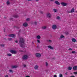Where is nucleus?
<instances>
[{"mask_svg":"<svg viewBox=\"0 0 77 77\" xmlns=\"http://www.w3.org/2000/svg\"><path fill=\"white\" fill-rule=\"evenodd\" d=\"M24 39L23 38H20L19 39V42L20 43V47H23L25 45L24 44Z\"/></svg>","mask_w":77,"mask_h":77,"instance_id":"f257e3e1","label":"nucleus"},{"mask_svg":"<svg viewBox=\"0 0 77 77\" xmlns=\"http://www.w3.org/2000/svg\"><path fill=\"white\" fill-rule=\"evenodd\" d=\"M28 57V55H24L22 57V59H23V60H26V59H27Z\"/></svg>","mask_w":77,"mask_h":77,"instance_id":"f03ea898","label":"nucleus"},{"mask_svg":"<svg viewBox=\"0 0 77 77\" xmlns=\"http://www.w3.org/2000/svg\"><path fill=\"white\" fill-rule=\"evenodd\" d=\"M41 54L39 53H37L35 54V56L37 57H38V58L40 57H41Z\"/></svg>","mask_w":77,"mask_h":77,"instance_id":"7ed1b4c3","label":"nucleus"},{"mask_svg":"<svg viewBox=\"0 0 77 77\" xmlns=\"http://www.w3.org/2000/svg\"><path fill=\"white\" fill-rule=\"evenodd\" d=\"M61 5L63 6H66L67 5V4L64 2H62L61 3Z\"/></svg>","mask_w":77,"mask_h":77,"instance_id":"20e7f679","label":"nucleus"},{"mask_svg":"<svg viewBox=\"0 0 77 77\" xmlns=\"http://www.w3.org/2000/svg\"><path fill=\"white\" fill-rule=\"evenodd\" d=\"M10 52L11 53H13V54H16L17 52L15 51H14L13 50H11L10 51Z\"/></svg>","mask_w":77,"mask_h":77,"instance_id":"39448f33","label":"nucleus"},{"mask_svg":"<svg viewBox=\"0 0 77 77\" xmlns=\"http://www.w3.org/2000/svg\"><path fill=\"white\" fill-rule=\"evenodd\" d=\"M57 28V26L56 25H53L52 26V28L53 29H54V30H55Z\"/></svg>","mask_w":77,"mask_h":77,"instance_id":"423d86ee","label":"nucleus"},{"mask_svg":"<svg viewBox=\"0 0 77 77\" xmlns=\"http://www.w3.org/2000/svg\"><path fill=\"white\" fill-rule=\"evenodd\" d=\"M10 37H12V38H15V35L14 34H10L9 35Z\"/></svg>","mask_w":77,"mask_h":77,"instance_id":"0eeeda50","label":"nucleus"},{"mask_svg":"<svg viewBox=\"0 0 77 77\" xmlns=\"http://www.w3.org/2000/svg\"><path fill=\"white\" fill-rule=\"evenodd\" d=\"M27 23H24L23 24V26L24 27H27V26H28Z\"/></svg>","mask_w":77,"mask_h":77,"instance_id":"6e6552de","label":"nucleus"},{"mask_svg":"<svg viewBox=\"0 0 77 77\" xmlns=\"http://www.w3.org/2000/svg\"><path fill=\"white\" fill-rule=\"evenodd\" d=\"M47 16L48 17V18H50L51 17V15L50 13H48L47 14Z\"/></svg>","mask_w":77,"mask_h":77,"instance_id":"1a4fd4ad","label":"nucleus"},{"mask_svg":"<svg viewBox=\"0 0 77 77\" xmlns=\"http://www.w3.org/2000/svg\"><path fill=\"white\" fill-rule=\"evenodd\" d=\"M72 42H75L77 41V40L74 38L72 39Z\"/></svg>","mask_w":77,"mask_h":77,"instance_id":"9d476101","label":"nucleus"},{"mask_svg":"<svg viewBox=\"0 0 77 77\" xmlns=\"http://www.w3.org/2000/svg\"><path fill=\"white\" fill-rule=\"evenodd\" d=\"M38 68H39V66L38 65H36L35 66L34 69H38Z\"/></svg>","mask_w":77,"mask_h":77,"instance_id":"9b49d317","label":"nucleus"},{"mask_svg":"<svg viewBox=\"0 0 77 77\" xmlns=\"http://www.w3.org/2000/svg\"><path fill=\"white\" fill-rule=\"evenodd\" d=\"M48 47L49 48H50L51 50H53V47L51 46L50 45H49L48 46Z\"/></svg>","mask_w":77,"mask_h":77,"instance_id":"f8f14e48","label":"nucleus"},{"mask_svg":"<svg viewBox=\"0 0 77 77\" xmlns=\"http://www.w3.org/2000/svg\"><path fill=\"white\" fill-rule=\"evenodd\" d=\"M73 69L74 70H76L77 69V66H74L73 67Z\"/></svg>","mask_w":77,"mask_h":77,"instance_id":"ddd939ff","label":"nucleus"},{"mask_svg":"<svg viewBox=\"0 0 77 77\" xmlns=\"http://www.w3.org/2000/svg\"><path fill=\"white\" fill-rule=\"evenodd\" d=\"M18 67L17 66H12V68H17Z\"/></svg>","mask_w":77,"mask_h":77,"instance_id":"4468645a","label":"nucleus"},{"mask_svg":"<svg viewBox=\"0 0 77 77\" xmlns=\"http://www.w3.org/2000/svg\"><path fill=\"white\" fill-rule=\"evenodd\" d=\"M36 38L38 39H41V36L39 35H38L37 36Z\"/></svg>","mask_w":77,"mask_h":77,"instance_id":"2eb2a0df","label":"nucleus"},{"mask_svg":"<svg viewBox=\"0 0 77 77\" xmlns=\"http://www.w3.org/2000/svg\"><path fill=\"white\" fill-rule=\"evenodd\" d=\"M55 3L56 5H60V3H59V2L57 1H56Z\"/></svg>","mask_w":77,"mask_h":77,"instance_id":"dca6fc26","label":"nucleus"},{"mask_svg":"<svg viewBox=\"0 0 77 77\" xmlns=\"http://www.w3.org/2000/svg\"><path fill=\"white\" fill-rule=\"evenodd\" d=\"M53 11L54 12H57V9L54 8L53 9Z\"/></svg>","mask_w":77,"mask_h":77,"instance_id":"f3484780","label":"nucleus"},{"mask_svg":"<svg viewBox=\"0 0 77 77\" xmlns=\"http://www.w3.org/2000/svg\"><path fill=\"white\" fill-rule=\"evenodd\" d=\"M13 17L14 18H17L18 17V15H14L13 16Z\"/></svg>","mask_w":77,"mask_h":77,"instance_id":"a211bd4d","label":"nucleus"},{"mask_svg":"<svg viewBox=\"0 0 77 77\" xmlns=\"http://www.w3.org/2000/svg\"><path fill=\"white\" fill-rule=\"evenodd\" d=\"M64 37H65V36H64L63 35H61L59 39H61V38H64Z\"/></svg>","mask_w":77,"mask_h":77,"instance_id":"6ab92c4d","label":"nucleus"},{"mask_svg":"<svg viewBox=\"0 0 77 77\" xmlns=\"http://www.w3.org/2000/svg\"><path fill=\"white\" fill-rule=\"evenodd\" d=\"M46 28H47V26H43L42 27V29H45Z\"/></svg>","mask_w":77,"mask_h":77,"instance_id":"aec40b11","label":"nucleus"},{"mask_svg":"<svg viewBox=\"0 0 77 77\" xmlns=\"http://www.w3.org/2000/svg\"><path fill=\"white\" fill-rule=\"evenodd\" d=\"M7 56H12V55L10 54H7Z\"/></svg>","mask_w":77,"mask_h":77,"instance_id":"412c9836","label":"nucleus"},{"mask_svg":"<svg viewBox=\"0 0 77 77\" xmlns=\"http://www.w3.org/2000/svg\"><path fill=\"white\" fill-rule=\"evenodd\" d=\"M71 12H74V9L72 8V9L71 10Z\"/></svg>","mask_w":77,"mask_h":77,"instance_id":"4be33fe9","label":"nucleus"},{"mask_svg":"<svg viewBox=\"0 0 77 77\" xmlns=\"http://www.w3.org/2000/svg\"><path fill=\"white\" fill-rule=\"evenodd\" d=\"M0 46H1V47H3L5 46V45L3 44H1L0 45Z\"/></svg>","mask_w":77,"mask_h":77,"instance_id":"5701e85b","label":"nucleus"},{"mask_svg":"<svg viewBox=\"0 0 77 77\" xmlns=\"http://www.w3.org/2000/svg\"><path fill=\"white\" fill-rule=\"evenodd\" d=\"M59 77H63V75H62V74H59Z\"/></svg>","mask_w":77,"mask_h":77,"instance_id":"b1692460","label":"nucleus"},{"mask_svg":"<svg viewBox=\"0 0 77 77\" xmlns=\"http://www.w3.org/2000/svg\"><path fill=\"white\" fill-rule=\"evenodd\" d=\"M72 69V67H69L68 68V69H69V70H71Z\"/></svg>","mask_w":77,"mask_h":77,"instance_id":"393cba45","label":"nucleus"},{"mask_svg":"<svg viewBox=\"0 0 77 77\" xmlns=\"http://www.w3.org/2000/svg\"><path fill=\"white\" fill-rule=\"evenodd\" d=\"M57 19L58 20H59V19H60V17L57 16Z\"/></svg>","mask_w":77,"mask_h":77,"instance_id":"a878e982","label":"nucleus"},{"mask_svg":"<svg viewBox=\"0 0 77 77\" xmlns=\"http://www.w3.org/2000/svg\"><path fill=\"white\" fill-rule=\"evenodd\" d=\"M8 41H12V38H8Z\"/></svg>","mask_w":77,"mask_h":77,"instance_id":"bb28decb","label":"nucleus"},{"mask_svg":"<svg viewBox=\"0 0 77 77\" xmlns=\"http://www.w3.org/2000/svg\"><path fill=\"white\" fill-rule=\"evenodd\" d=\"M6 3H7V4L8 5H9V4L10 3L9 2V1H7V2Z\"/></svg>","mask_w":77,"mask_h":77,"instance_id":"cd10ccee","label":"nucleus"},{"mask_svg":"<svg viewBox=\"0 0 77 77\" xmlns=\"http://www.w3.org/2000/svg\"><path fill=\"white\" fill-rule=\"evenodd\" d=\"M30 20V19L29 18H28L26 19V21H28Z\"/></svg>","mask_w":77,"mask_h":77,"instance_id":"c85d7f7f","label":"nucleus"},{"mask_svg":"<svg viewBox=\"0 0 77 77\" xmlns=\"http://www.w3.org/2000/svg\"><path fill=\"white\" fill-rule=\"evenodd\" d=\"M48 42H51V40H47Z\"/></svg>","mask_w":77,"mask_h":77,"instance_id":"c756f323","label":"nucleus"},{"mask_svg":"<svg viewBox=\"0 0 77 77\" xmlns=\"http://www.w3.org/2000/svg\"><path fill=\"white\" fill-rule=\"evenodd\" d=\"M10 20H12V21L13 20V18H12L11 17H10Z\"/></svg>","mask_w":77,"mask_h":77,"instance_id":"7c9ffc66","label":"nucleus"},{"mask_svg":"<svg viewBox=\"0 0 77 77\" xmlns=\"http://www.w3.org/2000/svg\"><path fill=\"white\" fill-rule=\"evenodd\" d=\"M9 71L10 72H13V71H12V70L11 69H10L9 70Z\"/></svg>","mask_w":77,"mask_h":77,"instance_id":"2f4dec72","label":"nucleus"},{"mask_svg":"<svg viewBox=\"0 0 77 77\" xmlns=\"http://www.w3.org/2000/svg\"><path fill=\"white\" fill-rule=\"evenodd\" d=\"M37 41L38 43H40V41H39V40H37Z\"/></svg>","mask_w":77,"mask_h":77,"instance_id":"473e14b6","label":"nucleus"},{"mask_svg":"<svg viewBox=\"0 0 77 77\" xmlns=\"http://www.w3.org/2000/svg\"><path fill=\"white\" fill-rule=\"evenodd\" d=\"M34 24L35 25H36V24H37V22H34Z\"/></svg>","mask_w":77,"mask_h":77,"instance_id":"72a5a7b5","label":"nucleus"},{"mask_svg":"<svg viewBox=\"0 0 77 77\" xmlns=\"http://www.w3.org/2000/svg\"><path fill=\"white\" fill-rule=\"evenodd\" d=\"M19 51H20V52H23V51L22 50H20Z\"/></svg>","mask_w":77,"mask_h":77,"instance_id":"f704fd0d","label":"nucleus"},{"mask_svg":"<svg viewBox=\"0 0 77 77\" xmlns=\"http://www.w3.org/2000/svg\"><path fill=\"white\" fill-rule=\"evenodd\" d=\"M75 53V51H72V53Z\"/></svg>","mask_w":77,"mask_h":77,"instance_id":"c9c22d12","label":"nucleus"},{"mask_svg":"<svg viewBox=\"0 0 77 77\" xmlns=\"http://www.w3.org/2000/svg\"><path fill=\"white\" fill-rule=\"evenodd\" d=\"M18 41H17V40H16L15 41V42H16V43H18Z\"/></svg>","mask_w":77,"mask_h":77,"instance_id":"e433bc0d","label":"nucleus"},{"mask_svg":"<svg viewBox=\"0 0 77 77\" xmlns=\"http://www.w3.org/2000/svg\"><path fill=\"white\" fill-rule=\"evenodd\" d=\"M23 66H24V67H26V65L25 64H24Z\"/></svg>","mask_w":77,"mask_h":77,"instance_id":"4c0bfd02","label":"nucleus"},{"mask_svg":"<svg viewBox=\"0 0 77 77\" xmlns=\"http://www.w3.org/2000/svg\"><path fill=\"white\" fill-rule=\"evenodd\" d=\"M46 65L47 66L48 65V63L47 62L46 63Z\"/></svg>","mask_w":77,"mask_h":77,"instance_id":"58836bf2","label":"nucleus"},{"mask_svg":"<svg viewBox=\"0 0 77 77\" xmlns=\"http://www.w3.org/2000/svg\"><path fill=\"white\" fill-rule=\"evenodd\" d=\"M69 50H72V49L71 48H69Z\"/></svg>","mask_w":77,"mask_h":77,"instance_id":"ea45409f","label":"nucleus"},{"mask_svg":"<svg viewBox=\"0 0 77 77\" xmlns=\"http://www.w3.org/2000/svg\"><path fill=\"white\" fill-rule=\"evenodd\" d=\"M5 77H8V75H6L5 76Z\"/></svg>","mask_w":77,"mask_h":77,"instance_id":"a19ab883","label":"nucleus"},{"mask_svg":"<svg viewBox=\"0 0 77 77\" xmlns=\"http://www.w3.org/2000/svg\"><path fill=\"white\" fill-rule=\"evenodd\" d=\"M71 77H75V76L74 75H72L71 76Z\"/></svg>","mask_w":77,"mask_h":77,"instance_id":"79ce46f5","label":"nucleus"},{"mask_svg":"<svg viewBox=\"0 0 77 77\" xmlns=\"http://www.w3.org/2000/svg\"><path fill=\"white\" fill-rule=\"evenodd\" d=\"M26 77H30V76H26Z\"/></svg>","mask_w":77,"mask_h":77,"instance_id":"37998d69","label":"nucleus"},{"mask_svg":"<svg viewBox=\"0 0 77 77\" xmlns=\"http://www.w3.org/2000/svg\"><path fill=\"white\" fill-rule=\"evenodd\" d=\"M54 77H57V76L56 75H54Z\"/></svg>","mask_w":77,"mask_h":77,"instance_id":"c03bdc74","label":"nucleus"},{"mask_svg":"<svg viewBox=\"0 0 77 77\" xmlns=\"http://www.w3.org/2000/svg\"><path fill=\"white\" fill-rule=\"evenodd\" d=\"M40 13L41 14H42V13H43L42 11H40Z\"/></svg>","mask_w":77,"mask_h":77,"instance_id":"a18cd8bd","label":"nucleus"},{"mask_svg":"<svg viewBox=\"0 0 77 77\" xmlns=\"http://www.w3.org/2000/svg\"><path fill=\"white\" fill-rule=\"evenodd\" d=\"M51 1L53 2V1H54V0H50Z\"/></svg>","mask_w":77,"mask_h":77,"instance_id":"49530a36","label":"nucleus"},{"mask_svg":"<svg viewBox=\"0 0 77 77\" xmlns=\"http://www.w3.org/2000/svg\"><path fill=\"white\" fill-rule=\"evenodd\" d=\"M4 18H5V19L6 18V17H4Z\"/></svg>","mask_w":77,"mask_h":77,"instance_id":"de8ad7c7","label":"nucleus"},{"mask_svg":"<svg viewBox=\"0 0 77 77\" xmlns=\"http://www.w3.org/2000/svg\"><path fill=\"white\" fill-rule=\"evenodd\" d=\"M28 1H31V0H27Z\"/></svg>","mask_w":77,"mask_h":77,"instance_id":"09e8293b","label":"nucleus"},{"mask_svg":"<svg viewBox=\"0 0 77 77\" xmlns=\"http://www.w3.org/2000/svg\"><path fill=\"white\" fill-rule=\"evenodd\" d=\"M36 1H39V0H36Z\"/></svg>","mask_w":77,"mask_h":77,"instance_id":"8fccbe9b","label":"nucleus"},{"mask_svg":"<svg viewBox=\"0 0 77 77\" xmlns=\"http://www.w3.org/2000/svg\"><path fill=\"white\" fill-rule=\"evenodd\" d=\"M66 75H67V73H66Z\"/></svg>","mask_w":77,"mask_h":77,"instance_id":"3c124183","label":"nucleus"},{"mask_svg":"<svg viewBox=\"0 0 77 77\" xmlns=\"http://www.w3.org/2000/svg\"><path fill=\"white\" fill-rule=\"evenodd\" d=\"M19 32H20V31H19Z\"/></svg>","mask_w":77,"mask_h":77,"instance_id":"603ef678","label":"nucleus"}]
</instances>
